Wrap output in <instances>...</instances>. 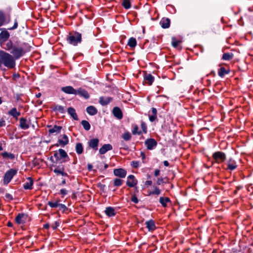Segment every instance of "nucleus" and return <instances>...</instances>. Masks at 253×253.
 <instances>
[{
    "label": "nucleus",
    "instance_id": "1",
    "mask_svg": "<svg viewBox=\"0 0 253 253\" xmlns=\"http://www.w3.org/2000/svg\"><path fill=\"white\" fill-rule=\"evenodd\" d=\"M0 65L3 64L9 69H12L15 66L14 58L3 51H0Z\"/></svg>",
    "mask_w": 253,
    "mask_h": 253
},
{
    "label": "nucleus",
    "instance_id": "2",
    "mask_svg": "<svg viewBox=\"0 0 253 253\" xmlns=\"http://www.w3.org/2000/svg\"><path fill=\"white\" fill-rule=\"evenodd\" d=\"M68 42L74 46H76L82 42V34L78 32L70 33L67 38Z\"/></svg>",
    "mask_w": 253,
    "mask_h": 253
},
{
    "label": "nucleus",
    "instance_id": "3",
    "mask_svg": "<svg viewBox=\"0 0 253 253\" xmlns=\"http://www.w3.org/2000/svg\"><path fill=\"white\" fill-rule=\"evenodd\" d=\"M53 157L55 158L56 163L59 161H61V163H65L69 160V158L67 153L62 149H59L58 152L55 151Z\"/></svg>",
    "mask_w": 253,
    "mask_h": 253
},
{
    "label": "nucleus",
    "instance_id": "4",
    "mask_svg": "<svg viewBox=\"0 0 253 253\" xmlns=\"http://www.w3.org/2000/svg\"><path fill=\"white\" fill-rule=\"evenodd\" d=\"M17 170L11 169L7 170L4 174L3 179V184L4 185H7L11 180L14 175L16 174Z\"/></svg>",
    "mask_w": 253,
    "mask_h": 253
},
{
    "label": "nucleus",
    "instance_id": "5",
    "mask_svg": "<svg viewBox=\"0 0 253 253\" xmlns=\"http://www.w3.org/2000/svg\"><path fill=\"white\" fill-rule=\"evenodd\" d=\"M10 53L15 59H18L23 54V49L22 47L13 45Z\"/></svg>",
    "mask_w": 253,
    "mask_h": 253
},
{
    "label": "nucleus",
    "instance_id": "6",
    "mask_svg": "<svg viewBox=\"0 0 253 253\" xmlns=\"http://www.w3.org/2000/svg\"><path fill=\"white\" fill-rule=\"evenodd\" d=\"M145 145L147 147L148 150H153L154 149L157 145V142L154 138H149L147 139L145 141Z\"/></svg>",
    "mask_w": 253,
    "mask_h": 253
},
{
    "label": "nucleus",
    "instance_id": "7",
    "mask_svg": "<svg viewBox=\"0 0 253 253\" xmlns=\"http://www.w3.org/2000/svg\"><path fill=\"white\" fill-rule=\"evenodd\" d=\"M76 95L78 94L86 99H87L89 98V94L88 93L87 91L84 88L81 87L79 88L76 90Z\"/></svg>",
    "mask_w": 253,
    "mask_h": 253
},
{
    "label": "nucleus",
    "instance_id": "8",
    "mask_svg": "<svg viewBox=\"0 0 253 253\" xmlns=\"http://www.w3.org/2000/svg\"><path fill=\"white\" fill-rule=\"evenodd\" d=\"M113 172L115 176L120 178L125 177L126 174V171L123 169H114Z\"/></svg>",
    "mask_w": 253,
    "mask_h": 253
},
{
    "label": "nucleus",
    "instance_id": "9",
    "mask_svg": "<svg viewBox=\"0 0 253 253\" xmlns=\"http://www.w3.org/2000/svg\"><path fill=\"white\" fill-rule=\"evenodd\" d=\"M61 90L66 94L76 95V89H74L72 86L62 87H61Z\"/></svg>",
    "mask_w": 253,
    "mask_h": 253
},
{
    "label": "nucleus",
    "instance_id": "10",
    "mask_svg": "<svg viewBox=\"0 0 253 253\" xmlns=\"http://www.w3.org/2000/svg\"><path fill=\"white\" fill-rule=\"evenodd\" d=\"M137 182V181L133 175H129L127 177L126 185L130 187H133L136 185Z\"/></svg>",
    "mask_w": 253,
    "mask_h": 253
},
{
    "label": "nucleus",
    "instance_id": "11",
    "mask_svg": "<svg viewBox=\"0 0 253 253\" xmlns=\"http://www.w3.org/2000/svg\"><path fill=\"white\" fill-rule=\"evenodd\" d=\"M88 144L90 148L94 150H97L98 149L99 139L97 138L91 139L88 141Z\"/></svg>",
    "mask_w": 253,
    "mask_h": 253
},
{
    "label": "nucleus",
    "instance_id": "12",
    "mask_svg": "<svg viewBox=\"0 0 253 253\" xmlns=\"http://www.w3.org/2000/svg\"><path fill=\"white\" fill-rule=\"evenodd\" d=\"M27 216V215L24 213H19L15 217V221L19 224H23L25 222Z\"/></svg>",
    "mask_w": 253,
    "mask_h": 253
},
{
    "label": "nucleus",
    "instance_id": "13",
    "mask_svg": "<svg viewBox=\"0 0 253 253\" xmlns=\"http://www.w3.org/2000/svg\"><path fill=\"white\" fill-rule=\"evenodd\" d=\"M112 113L114 116L118 119L121 120L123 118V113L120 109V108L118 107H115L113 108Z\"/></svg>",
    "mask_w": 253,
    "mask_h": 253
},
{
    "label": "nucleus",
    "instance_id": "14",
    "mask_svg": "<svg viewBox=\"0 0 253 253\" xmlns=\"http://www.w3.org/2000/svg\"><path fill=\"white\" fill-rule=\"evenodd\" d=\"M27 181L24 184L23 188L25 190H31L33 189L34 181L33 179L29 177L27 178Z\"/></svg>",
    "mask_w": 253,
    "mask_h": 253
},
{
    "label": "nucleus",
    "instance_id": "15",
    "mask_svg": "<svg viewBox=\"0 0 253 253\" xmlns=\"http://www.w3.org/2000/svg\"><path fill=\"white\" fill-rule=\"evenodd\" d=\"M19 126L22 129H27L29 128V124L27 120L24 118H21L19 119Z\"/></svg>",
    "mask_w": 253,
    "mask_h": 253
},
{
    "label": "nucleus",
    "instance_id": "16",
    "mask_svg": "<svg viewBox=\"0 0 253 253\" xmlns=\"http://www.w3.org/2000/svg\"><path fill=\"white\" fill-rule=\"evenodd\" d=\"M145 224L146 228L150 232H152L156 228L155 222L153 220H150L146 221Z\"/></svg>",
    "mask_w": 253,
    "mask_h": 253
},
{
    "label": "nucleus",
    "instance_id": "17",
    "mask_svg": "<svg viewBox=\"0 0 253 253\" xmlns=\"http://www.w3.org/2000/svg\"><path fill=\"white\" fill-rule=\"evenodd\" d=\"M170 21L169 18H163L160 22V24L163 28H168L170 26Z\"/></svg>",
    "mask_w": 253,
    "mask_h": 253
},
{
    "label": "nucleus",
    "instance_id": "18",
    "mask_svg": "<svg viewBox=\"0 0 253 253\" xmlns=\"http://www.w3.org/2000/svg\"><path fill=\"white\" fill-rule=\"evenodd\" d=\"M105 213L109 217L114 216L116 215L115 209L112 207H107L105 210Z\"/></svg>",
    "mask_w": 253,
    "mask_h": 253
},
{
    "label": "nucleus",
    "instance_id": "19",
    "mask_svg": "<svg viewBox=\"0 0 253 253\" xmlns=\"http://www.w3.org/2000/svg\"><path fill=\"white\" fill-rule=\"evenodd\" d=\"M144 80L146 84L150 85L154 81V77L150 74H145L144 76Z\"/></svg>",
    "mask_w": 253,
    "mask_h": 253
},
{
    "label": "nucleus",
    "instance_id": "20",
    "mask_svg": "<svg viewBox=\"0 0 253 253\" xmlns=\"http://www.w3.org/2000/svg\"><path fill=\"white\" fill-rule=\"evenodd\" d=\"M112 146L110 144H106L103 145V146L100 148L99 153L101 154H104L107 151L112 149Z\"/></svg>",
    "mask_w": 253,
    "mask_h": 253
},
{
    "label": "nucleus",
    "instance_id": "21",
    "mask_svg": "<svg viewBox=\"0 0 253 253\" xmlns=\"http://www.w3.org/2000/svg\"><path fill=\"white\" fill-rule=\"evenodd\" d=\"M149 119L150 122H153L157 119V110L155 108H152L151 113H149Z\"/></svg>",
    "mask_w": 253,
    "mask_h": 253
},
{
    "label": "nucleus",
    "instance_id": "22",
    "mask_svg": "<svg viewBox=\"0 0 253 253\" xmlns=\"http://www.w3.org/2000/svg\"><path fill=\"white\" fill-rule=\"evenodd\" d=\"M49 129L48 130V131L49 133H59L62 129V126H57L56 125H55L53 126V127H51V126H48Z\"/></svg>",
    "mask_w": 253,
    "mask_h": 253
},
{
    "label": "nucleus",
    "instance_id": "23",
    "mask_svg": "<svg viewBox=\"0 0 253 253\" xmlns=\"http://www.w3.org/2000/svg\"><path fill=\"white\" fill-rule=\"evenodd\" d=\"M8 115L12 116L13 118L17 119L18 117L20 115V112L17 110L16 108H12L10 109L8 113Z\"/></svg>",
    "mask_w": 253,
    "mask_h": 253
},
{
    "label": "nucleus",
    "instance_id": "24",
    "mask_svg": "<svg viewBox=\"0 0 253 253\" xmlns=\"http://www.w3.org/2000/svg\"><path fill=\"white\" fill-rule=\"evenodd\" d=\"M58 141L61 146L64 147L69 143L68 136L64 134L62 136V138L59 139Z\"/></svg>",
    "mask_w": 253,
    "mask_h": 253
},
{
    "label": "nucleus",
    "instance_id": "25",
    "mask_svg": "<svg viewBox=\"0 0 253 253\" xmlns=\"http://www.w3.org/2000/svg\"><path fill=\"white\" fill-rule=\"evenodd\" d=\"M112 100V98L110 97L104 98L103 97H100L99 98V103L102 106H105L108 104Z\"/></svg>",
    "mask_w": 253,
    "mask_h": 253
},
{
    "label": "nucleus",
    "instance_id": "26",
    "mask_svg": "<svg viewBox=\"0 0 253 253\" xmlns=\"http://www.w3.org/2000/svg\"><path fill=\"white\" fill-rule=\"evenodd\" d=\"M67 112L68 114L73 118V119L75 120H78V118L76 112V110L74 108L72 107H69L68 108Z\"/></svg>",
    "mask_w": 253,
    "mask_h": 253
},
{
    "label": "nucleus",
    "instance_id": "27",
    "mask_svg": "<svg viewBox=\"0 0 253 253\" xmlns=\"http://www.w3.org/2000/svg\"><path fill=\"white\" fill-rule=\"evenodd\" d=\"M1 155L2 156L3 158L7 159L10 160H13L15 158L14 154L10 153H8L7 152H4L2 153L1 154Z\"/></svg>",
    "mask_w": 253,
    "mask_h": 253
},
{
    "label": "nucleus",
    "instance_id": "28",
    "mask_svg": "<svg viewBox=\"0 0 253 253\" xmlns=\"http://www.w3.org/2000/svg\"><path fill=\"white\" fill-rule=\"evenodd\" d=\"M86 112L90 115H95L97 113L96 108L93 106H89L86 108Z\"/></svg>",
    "mask_w": 253,
    "mask_h": 253
},
{
    "label": "nucleus",
    "instance_id": "29",
    "mask_svg": "<svg viewBox=\"0 0 253 253\" xmlns=\"http://www.w3.org/2000/svg\"><path fill=\"white\" fill-rule=\"evenodd\" d=\"M159 202L162 206L164 208L167 206V204L168 203H170V199L168 197H161L159 199Z\"/></svg>",
    "mask_w": 253,
    "mask_h": 253
},
{
    "label": "nucleus",
    "instance_id": "30",
    "mask_svg": "<svg viewBox=\"0 0 253 253\" xmlns=\"http://www.w3.org/2000/svg\"><path fill=\"white\" fill-rule=\"evenodd\" d=\"M213 158L215 162L219 163L221 161V152H215L213 154Z\"/></svg>",
    "mask_w": 253,
    "mask_h": 253
},
{
    "label": "nucleus",
    "instance_id": "31",
    "mask_svg": "<svg viewBox=\"0 0 253 253\" xmlns=\"http://www.w3.org/2000/svg\"><path fill=\"white\" fill-rule=\"evenodd\" d=\"M153 190L150 191L149 192V195H156L157 196L159 195L161 193V190L156 186H153Z\"/></svg>",
    "mask_w": 253,
    "mask_h": 253
},
{
    "label": "nucleus",
    "instance_id": "32",
    "mask_svg": "<svg viewBox=\"0 0 253 253\" xmlns=\"http://www.w3.org/2000/svg\"><path fill=\"white\" fill-rule=\"evenodd\" d=\"M137 42L134 38H130L127 42V45L131 48H133L136 45Z\"/></svg>",
    "mask_w": 253,
    "mask_h": 253
},
{
    "label": "nucleus",
    "instance_id": "33",
    "mask_svg": "<svg viewBox=\"0 0 253 253\" xmlns=\"http://www.w3.org/2000/svg\"><path fill=\"white\" fill-rule=\"evenodd\" d=\"M228 169L230 170H233L237 167V165L235 161L233 160L230 159L228 162L227 164Z\"/></svg>",
    "mask_w": 253,
    "mask_h": 253
},
{
    "label": "nucleus",
    "instance_id": "34",
    "mask_svg": "<svg viewBox=\"0 0 253 253\" xmlns=\"http://www.w3.org/2000/svg\"><path fill=\"white\" fill-rule=\"evenodd\" d=\"M52 167H55V169H53V172L57 175L60 174L61 172L64 170V167H60L56 166H52Z\"/></svg>",
    "mask_w": 253,
    "mask_h": 253
},
{
    "label": "nucleus",
    "instance_id": "35",
    "mask_svg": "<svg viewBox=\"0 0 253 253\" xmlns=\"http://www.w3.org/2000/svg\"><path fill=\"white\" fill-rule=\"evenodd\" d=\"M233 57V54L232 52H225L222 54V59L229 60Z\"/></svg>",
    "mask_w": 253,
    "mask_h": 253
},
{
    "label": "nucleus",
    "instance_id": "36",
    "mask_svg": "<svg viewBox=\"0 0 253 253\" xmlns=\"http://www.w3.org/2000/svg\"><path fill=\"white\" fill-rule=\"evenodd\" d=\"M76 151L78 154H81L83 152V147L81 143H78L76 145Z\"/></svg>",
    "mask_w": 253,
    "mask_h": 253
},
{
    "label": "nucleus",
    "instance_id": "37",
    "mask_svg": "<svg viewBox=\"0 0 253 253\" xmlns=\"http://www.w3.org/2000/svg\"><path fill=\"white\" fill-rule=\"evenodd\" d=\"M81 124L83 126L85 130L87 131L90 129V125L89 123L87 121H85V120L82 121L81 122Z\"/></svg>",
    "mask_w": 253,
    "mask_h": 253
},
{
    "label": "nucleus",
    "instance_id": "38",
    "mask_svg": "<svg viewBox=\"0 0 253 253\" xmlns=\"http://www.w3.org/2000/svg\"><path fill=\"white\" fill-rule=\"evenodd\" d=\"M122 5L126 9L131 7V3L128 0H124L122 2Z\"/></svg>",
    "mask_w": 253,
    "mask_h": 253
},
{
    "label": "nucleus",
    "instance_id": "39",
    "mask_svg": "<svg viewBox=\"0 0 253 253\" xmlns=\"http://www.w3.org/2000/svg\"><path fill=\"white\" fill-rule=\"evenodd\" d=\"M122 138L125 141H128V140H129L131 139V136L130 135V133L129 132L127 131V132H125L122 135Z\"/></svg>",
    "mask_w": 253,
    "mask_h": 253
},
{
    "label": "nucleus",
    "instance_id": "40",
    "mask_svg": "<svg viewBox=\"0 0 253 253\" xmlns=\"http://www.w3.org/2000/svg\"><path fill=\"white\" fill-rule=\"evenodd\" d=\"M54 110L58 111L60 113H64L65 112V110L64 108L61 105H56L55 107Z\"/></svg>",
    "mask_w": 253,
    "mask_h": 253
},
{
    "label": "nucleus",
    "instance_id": "41",
    "mask_svg": "<svg viewBox=\"0 0 253 253\" xmlns=\"http://www.w3.org/2000/svg\"><path fill=\"white\" fill-rule=\"evenodd\" d=\"M123 180L120 178H115L114 180V185L115 186H120L122 185Z\"/></svg>",
    "mask_w": 253,
    "mask_h": 253
},
{
    "label": "nucleus",
    "instance_id": "42",
    "mask_svg": "<svg viewBox=\"0 0 253 253\" xmlns=\"http://www.w3.org/2000/svg\"><path fill=\"white\" fill-rule=\"evenodd\" d=\"M9 37V33L6 31L2 32L0 34V38L2 39L7 40Z\"/></svg>",
    "mask_w": 253,
    "mask_h": 253
},
{
    "label": "nucleus",
    "instance_id": "43",
    "mask_svg": "<svg viewBox=\"0 0 253 253\" xmlns=\"http://www.w3.org/2000/svg\"><path fill=\"white\" fill-rule=\"evenodd\" d=\"M58 203L57 202H53L49 201L47 203L48 205H49L51 208H56L58 206Z\"/></svg>",
    "mask_w": 253,
    "mask_h": 253
},
{
    "label": "nucleus",
    "instance_id": "44",
    "mask_svg": "<svg viewBox=\"0 0 253 253\" xmlns=\"http://www.w3.org/2000/svg\"><path fill=\"white\" fill-rule=\"evenodd\" d=\"M138 127L137 126H135L132 130V133L133 134L135 135L136 134H140L141 132L138 131Z\"/></svg>",
    "mask_w": 253,
    "mask_h": 253
},
{
    "label": "nucleus",
    "instance_id": "45",
    "mask_svg": "<svg viewBox=\"0 0 253 253\" xmlns=\"http://www.w3.org/2000/svg\"><path fill=\"white\" fill-rule=\"evenodd\" d=\"M131 165L134 168H137L140 166V163L138 161H132Z\"/></svg>",
    "mask_w": 253,
    "mask_h": 253
},
{
    "label": "nucleus",
    "instance_id": "46",
    "mask_svg": "<svg viewBox=\"0 0 253 253\" xmlns=\"http://www.w3.org/2000/svg\"><path fill=\"white\" fill-rule=\"evenodd\" d=\"M165 178L162 177L158 178L157 180V184L160 185L163 183H166V182L164 181Z\"/></svg>",
    "mask_w": 253,
    "mask_h": 253
},
{
    "label": "nucleus",
    "instance_id": "47",
    "mask_svg": "<svg viewBox=\"0 0 253 253\" xmlns=\"http://www.w3.org/2000/svg\"><path fill=\"white\" fill-rule=\"evenodd\" d=\"M13 46L12 45V43L11 42H8L7 43H6V47H7V49L8 50H10L11 51L12 50V47H13Z\"/></svg>",
    "mask_w": 253,
    "mask_h": 253
},
{
    "label": "nucleus",
    "instance_id": "48",
    "mask_svg": "<svg viewBox=\"0 0 253 253\" xmlns=\"http://www.w3.org/2000/svg\"><path fill=\"white\" fill-rule=\"evenodd\" d=\"M60 193L62 195V197H63L65 195L68 193V191L65 189H62L60 191Z\"/></svg>",
    "mask_w": 253,
    "mask_h": 253
},
{
    "label": "nucleus",
    "instance_id": "49",
    "mask_svg": "<svg viewBox=\"0 0 253 253\" xmlns=\"http://www.w3.org/2000/svg\"><path fill=\"white\" fill-rule=\"evenodd\" d=\"M5 197L9 201H11L13 199L12 196L9 193H6Z\"/></svg>",
    "mask_w": 253,
    "mask_h": 253
},
{
    "label": "nucleus",
    "instance_id": "50",
    "mask_svg": "<svg viewBox=\"0 0 253 253\" xmlns=\"http://www.w3.org/2000/svg\"><path fill=\"white\" fill-rule=\"evenodd\" d=\"M58 207L59 208V210H62L63 211H65L67 209L66 206L62 204L59 203Z\"/></svg>",
    "mask_w": 253,
    "mask_h": 253
},
{
    "label": "nucleus",
    "instance_id": "51",
    "mask_svg": "<svg viewBox=\"0 0 253 253\" xmlns=\"http://www.w3.org/2000/svg\"><path fill=\"white\" fill-rule=\"evenodd\" d=\"M131 200L132 202H133V203H134L135 204H137L138 203V200L135 196H133L131 197Z\"/></svg>",
    "mask_w": 253,
    "mask_h": 253
},
{
    "label": "nucleus",
    "instance_id": "52",
    "mask_svg": "<svg viewBox=\"0 0 253 253\" xmlns=\"http://www.w3.org/2000/svg\"><path fill=\"white\" fill-rule=\"evenodd\" d=\"M17 27H18V23H17V20H15L14 25L12 27L9 28V30H14V29H16L17 28Z\"/></svg>",
    "mask_w": 253,
    "mask_h": 253
},
{
    "label": "nucleus",
    "instance_id": "53",
    "mask_svg": "<svg viewBox=\"0 0 253 253\" xmlns=\"http://www.w3.org/2000/svg\"><path fill=\"white\" fill-rule=\"evenodd\" d=\"M39 161L40 160L37 159V158H35L33 161V163L34 165V166H38L39 165Z\"/></svg>",
    "mask_w": 253,
    "mask_h": 253
},
{
    "label": "nucleus",
    "instance_id": "54",
    "mask_svg": "<svg viewBox=\"0 0 253 253\" xmlns=\"http://www.w3.org/2000/svg\"><path fill=\"white\" fill-rule=\"evenodd\" d=\"M5 125V122L3 119H0V127Z\"/></svg>",
    "mask_w": 253,
    "mask_h": 253
},
{
    "label": "nucleus",
    "instance_id": "55",
    "mask_svg": "<svg viewBox=\"0 0 253 253\" xmlns=\"http://www.w3.org/2000/svg\"><path fill=\"white\" fill-rule=\"evenodd\" d=\"M179 44V41H173L172 42V44L174 47H176L178 46Z\"/></svg>",
    "mask_w": 253,
    "mask_h": 253
},
{
    "label": "nucleus",
    "instance_id": "56",
    "mask_svg": "<svg viewBox=\"0 0 253 253\" xmlns=\"http://www.w3.org/2000/svg\"><path fill=\"white\" fill-rule=\"evenodd\" d=\"M160 172V171L159 169H155V170L154 171V175L155 176H158V175H159Z\"/></svg>",
    "mask_w": 253,
    "mask_h": 253
},
{
    "label": "nucleus",
    "instance_id": "57",
    "mask_svg": "<svg viewBox=\"0 0 253 253\" xmlns=\"http://www.w3.org/2000/svg\"><path fill=\"white\" fill-rule=\"evenodd\" d=\"M228 73V71L226 70L224 68L222 67V76L224 74H227Z\"/></svg>",
    "mask_w": 253,
    "mask_h": 253
},
{
    "label": "nucleus",
    "instance_id": "58",
    "mask_svg": "<svg viewBox=\"0 0 253 253\" xmlns=\"http://www.w3.org/2000/svg\"><path fill=\"white\" fill-rule=\"evenodd\" d=\"M140 156L141 157L142 160H144L145 159L146 157L144 152H141L140 153Z\"/></svg>",
    "mask_w": 253,
    "mask_h": 253
},
{
    "label": "nucleus",
    "instance_id": "59",
    "mask_svg": "<svg viewBox=\"0 0 253 253\" xmlns=\"http://www.w3.org/2000/svg\"><path fill=\"white\" fill-rule=\"evenodd\" d=\"M145 184L146 185H151L152 184V181H151V180H147L145 183Z\"/></svg>",
    "mask_w": 253,
    "mask_h": 253
},
{
    "label": "nucleus",
    "instance_id": "60",
    "mask_svg": "<svg viewBox=\"0 0 253 253\" xmlns=\"http://www.w3.org/2000/svg\"><path fill=\"white\" fill-rule=\"evenodd\" d=\"M55 225L52 226V228L53 230L56 229L57 227H58L59 226V223L57 222H55Z\"/></svg>",
    "mask_w": 253,
    "mask_h": 253
},
{
    "label": "nucleus",
    "instance_id": "61",
    "mask_svg": "<svg viewBox=\"0 0 253 253\" xmlns=\"http://www.w3.org/2000/svg\"><path fill=\"white\" fill-rule=\"evenodd\" d=\"M60 174L63 176H68V174L66 172H65L64 170Z\"/></svg>",
    "mask_w": 253,
    "mask_h": 253
},
{
    "label": "nucleus",
    "instance_id": "62",
    "mask_svg": "<svg viewBox=\"0 0 253 253\" xmlns=\"http://www.w3.org/2000/svg\"><path fill=\"white\" fill-rule=\"evenodd\" d=\"M164 165L166 167H168L169 166V163L167 161H164Z\"/></svg>",
    "mask_w": 253,
    "mask_h": 253
},
{
    "label": "nucleus",
    "instance_id": "63",
    "mask_svg": "<svg viewBox=\"0 0 253 253\" xmlns=\"http://www.w3.org/2000/svg\"><path fill=\"white\" fill-rule=\"evenodd\" d=\"M218 74L220 77H221V68L218 69Z\"/></svg>",
    "mask_w": 253,
    "mask_h": 253
},
{
    "label": "nucleus",
    "instance_id": "64",
    "mask_svg": "<svg viewBox=\"0 0 253 253\" xmlns=\"http://www.w3.org/2000/svg\"><path fill=\"white\" fill-rule=\"evenodd\" d=\"M142 128H143V131H144L145 132H146V129H147L146 127L145 126H143V125H142Z\"/></svg>",
    "mask_w": 253,
    "mask_h": 253
}]
</instances>
